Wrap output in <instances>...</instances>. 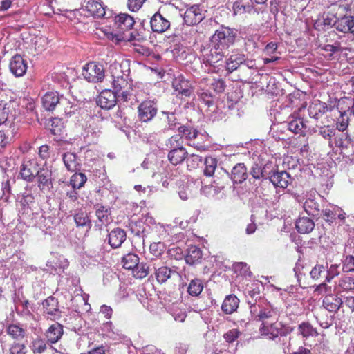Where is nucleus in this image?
I'll list each match as a JSON object with an SVG mask.
<instances>
[{
	"instance_id": "9d476101",
	"label": "nucleus",
	"mask_w": 354,
	"mask_h": 354,
	"mask_svg": "<svg viewBox=\"0 0 354 354\" xmlns=\"http://www.w3.org/2000/svg\"><path fill=\"white\" fill-rule=\"evenodd\" d=\"M158 108L153 100H144L138 106V118L142 122H148L156 115Z\"/></svg>"
},
{
	"instance_id": "1a4fd4ad",
	"label": "nucleus",
	"mask_w": 354,
	"mask_h": 354,
	"mask_svg": "<svg viewBox=\"0 0 354 354\" xmlns=\"http://www.w3.org/2000/svg\"><path fill=\"white\" fill-rule=\"evenodd\" d=\"M17 103L6 94L0 95V124L8 121L9 117H13Z\"/></svg>"
},
{
	"instance_id": "f3484780",
	"label": "nucleus",
	"mask_w": 354,
	"mask_h": 354,
	"mask_svg": "<svg viewBox=\"0 0 354 354\" xmlns=\"http://www.w3.org/2000/svg\"><path fill=\"white\" fill-rule=\"evenodd\" d=\"M134 24L133 17L127 13H120L115 18V25L120 33L131 30Z\"/></svg>"
},
{
	"instance_id": "a18cd8bd",
	"label": "nucleus",
	"mask_w": 354,
	"mask_h": 354,
	"mask_svg": "<svg viewBox=\"0 0 354 354\" xmlns=\"http://www.w3.org/2000/svg\"><path fill=\"white\" fill-rule=\"evenodd\" d=\"M304 209L308 215L316 216L319 215V205L313 198H308L304 203Z\"/></svg>"
},
{
	"instance_id": "de8ad7c7",
	"label": "nucleus",
	"mask_w": 354,
	"mask_h": 354,
	"mask_svg": "<svg viewBox=\"0 0 354 354\" xmlns=\"http://www.w3.org/2000/svg\"><path fill=\"white\" fill-rule=\"evenodd\" d=\"M57 107L61 113L65 115H70L73 112V103L63 95H60Z\"/></svg>"
},
{
	"instance_id": "4c0bfd02",
	"label": "nucleus",
	"mask_w": 354,
	"mask_h": 354,
	"mask_svg": "<svg viewBox=\"0 0 354 354\" xmlns=\"http://www.w3.org/2000/svg\"><path fill=\"white\" fill-rule=\"evenodd\" d=\"M288 173L286 171L274 173L270 177L271 182L277 187H288Z\"/></svg>"
},
{
	"instance_id": "a878e982",
	"label": "nucleus",
	"mask_w": 354,
	"mask_h": 354,
	"mask_svg": "<svg viewBox=\"0 0 354 354\" xmlns=\"http://www.w3.org/2000/svg\"><path fill=\"white\" fill-rule=\"evenodd\" d=\"M343 304V300L337 295L328 294L323 299V306L329 312L336 313Z\"/></svg>"
},
{
	"instance_id": "bf43d9fd",
	"label": "nucleus",
	"mask_w": 354,
	"mask_h": 354,
	"mask_svg": "<svg viewBox=\"0 0 354 354\" xmlns=\"http://www.w3.org/2000/svg\"><path fill=\"white\" fill-rule=\"evenodd\" d=\"M110 214V210L104 206H100L95 212L96 216L102 223H104L108 221V217Z\"/></svg>"
},
{
	"instance_id": "412c9836",
	"label": "nucleus",
	"mask_w": 354,
	"mask_h": 354,
	"mask_svg": "<svg viewBox=\"0 0 354 354\" xmlns=\"http://www.w3.org/2000/svg\"><path fill=\"white\" fill-rule=\"evenodd\" d=\"M84 7L94 17H102L105 15V8L101 0H84Z\"/></svg>"
},
{
	"instance_id": "4d7b16f0",
	"label": "nucleus",
	"mask_w": 354,
	"mask_h": 354,
	"mask_svg": "<svg viewBox=\"0 0 354 354\" xmlns=\"http://www.w3.org/2000/svg\"><path fill=\"white\" fill-rule=\"evenodd\" d=\"M342 271L344 272H354V257L353 255H347L342 261Z\"/></svg>"
},
{
	"instance_id": "f03ea898",
	"label": "nucleus",
	"mask_w": 354,
	"mask_h": 354,
	"mask_svg": "<svg viewBox=\"0 0 354 354\" xmlns=\"http://www.w3.org/2000/svg\"><path fill=\"white\" fill-rule=\"evenodd\" d=\"M250 312L256 321L261 322V324H267L270 321H276L277 313L271 305L264 299L251 304Z\"/></svg>"
},
{
	"instance_id": "a211bd4d",
	"label": "nucleus",
	"mask_w": 354,
	"mask_h": 354,
	"mask_svg": "<svg viewBox=\"0 0 354 354\" xmlns=\"http://www.w3.org/2000/svg\"><path fill=\"white\" fill-rule=\"evenodd\" d=\"M26 328L19 323H11L6 326V333L13 340L21 341L26 337Z\"/></svg>"
},
{
	"instance_id": "49530a36",
	"label": "nucleus",
	"mask_w": 354,
	"mask_h": 354,
	"mask_svg": "<svg viewBox=\"0 0 354 354\" xmlns=\"http://www.w3.org/2000/svg\"><path fill=\"white\" fill-rule=\"evenodd\" d=\"M133 276L136 279H142L145 278L149 273V266L146 263H138V266L132 269Z\"/></svg>"
},
{
	"instance_id": "338daca9",
	"label": "nucleus",
	"mask_w": 354,
	"mask_h": 354,
	"mask_svg": "<svg viewBox=\"0 0 354 354\" xmlns=\"http://www.w3.org/2000/svg\"><path fill=\"white\" fill-rule=\"evenodd\" d=\"M164 245L162 243H153L149 246V250L153 255L159 257L163 252Z\"/></svg>"
},
{
	"instance_id": "5701e85b",
	"label": "nucleus",
	"mask_w": 354,
	"mask_h": 354,
	"mask_svg": "<svg viewBox=\"0 0 354 354\" xmlns=\"http://www.w3.org/2000/svg\"><path fill=\"white\" fill-rule=\"evenodd\" d=\"M38 187L41 191L49 190L52 187V172L47 168H41L36 175Z\"/></svg>"
},
{
	"instance_id": "9b49d317",
	"label": "nucleus",
	"mask_w": 354,
	"mask_h": 354,
	"mask_svg": "<svg viewBox=\"0 0 354 354\" xmlns=\"http://www.w3.org/2000/svg\"><path fill=\"white\" fill-rule=\"evenodd\" d=\"M113 88L115 93H120L118 97L124 102H127L130 100L131 84L129 82L128 80L122 75L113 77L112 81Z\"/></svg>"
},
{
	"instance_id": "cd10ccee",
	"label": "nucleus",
	"mask_w": 354,
	"mask_h": 354,
	"mask_svg": "<svg viewBox=\"0 0 354 354\" xmlns=\"http://www.w3.org/2000/svg\"><path fill=\"white\" fill-rule=\"evenodd\" d=\"M203 253L200 248L196 245H189L187 249L185 255V261L189 265L200 263L202 259Z\"/></svg>"
},
{
	"instance_id": "72a5a7b5",
	"label": "nucleus",
	"mask_w": 354,
	"mask_h": 354,
	"mask_svg": "<svg viewBox=\"0 0 354 354\" xmlns=\"http://www.w3.org/2000/svg\"><path fill=\"white\" fill-rule=\"evenodd\" d=\"M295 227L301 234H308L315 227L314 221L308 217H299L296 223Z\"/></svg>"
},
{
	"instance_id": "c85d7f7f",
	"label": "nucleus",
	"mask_w": 354,
	"mask_h": 354,
	"mask_svg": "<svg viewBox=\"0 0 354 354\" xmlns=\"http://www.w3.org/2000/svg\"><path fill=\"white\" fill-rule=\"evenodd\" d=\"M247 168L244 163H237L231 171V179L234 184H241L248 178Z\"/></svg>"
},
{
	"instance_id": "dca6fc26",
	"label": "nucleus",
	"mask_w": 354,
	"mask_h": 354,
	"mask_svg": "<svg viewBox=\"0 0 354 354\" xmlns=\"http://www.w3.org/2000/svg\"><path fill=\"white\" fill-rule=\"evenodd\" d=\"M9 68L16 77H21L27 71V62L20 55L17 54L11 58Z\"/></svg>"
},
{
	"instance_id": "79ce46f5",
	"label": "nucleus",
	"mask_w": 354,
	"mask_h": 354,
	"mask_svg": "<svg viewBox=\"0 0 354 354\" xmlns=\"http://www.w3.org/2000/svg\"><path fill=\"white\" fill-rule=\"evenodd\" d=\"M204 164V175L208 177L213 176L218 165V160L216 158L211 156L206 157Z\"/></svg>"
},
{
	"instance_id": "7c9ffc66",
	"label": "nucleus",
	"mask_w": 354,
	"mask_h": 354,
	"mask_svg": "<svg viewBox=\"0 0 354 354\" xmlns=\"http://www.w3.org/2000/svg\"><path fill=\"white\" fill-rule=\"evenodd\" d=\"M154 274L157 282L160 284H163L173 275L177 274L178 272L168 266H162L156 268Z\"/></svg>"
},
{
	"instance_id": "6e6552de",
	"label": "nucleus",
	"mask_w": 354,
	"mask_h": 354,
	"mask_svg": "<svg viewBox=\"0 0 354 354\" xmlns=\"http://www.w3.org/2000/svg\"><path fill=\"white\" fill-rule=\"evenodd\" d=\"M37 159L35 157H26L20 169L21 178L27 182H32L39 171Z\"/></svg>"
},
{
	"instance_id": "7ed1b4c3",
	"label": "nucleus",
	"mask_w": 354,
	"mask_h": 354,
	"mask_svg": "<svg viewBox=\"0 0 354 354\" xmlns=\"http://www.w3.org/2000/svg\"><path fill=\"white\" fill-rule=\"evenodd\" d=\"M236 37V30L225 26H221L213 36L215 45L221 50H227L234 44Z\"/></svg>"
},
{
	"instance_id": "6e6d98bb",
	"label": "nucleus",
	"mask_w": 354,
	"mask_h": 354,
	"mask_svg": "<svg viewBox=\"0 0 354 354\" xmlns=\"http://www.w3.org/2000/svg\"><path fill=\"white\" fill-rule=\"evenodd\" d=\"M10 354H26L27 349L24 344L15 342L10 345Z\"/></svg>"
},
{
	"instance_id": "e433bc0d",
	"label": "nucleus",
	"mask_w": 354,
	"mask_h": 354,
	"mask_svg": "<svg viewBox=\"0 0 354 354\" xmlns=\"http://www.w3.org/2000/svg\"><path fill=\"white\" fill-rule=\"evenodd\" d=\"M298 333L306 339L309 337H317L319 335L317 329L313 328L308 322H302L299 324L298 326Z\"/></svg>"
},
{
	"instance_id": "ea45409f",
	"label": "nucleus",
	"mask_w": 354,
	"mask_h": 354,
	"mask_svg": "<svg viewBox=\"0 0 354 354\" xmlns=\"http://www.w3.org/2000/svg\"><path fill=\"white\" fill-rule=\"evenodd\" d=\"M306 125L300 118H293L289 121V131L294 133L295 136L304 133Z\"/></svg>"
},
{
	"instance_id": "0eeeda50",
	"label": "nucleus",
	"mask_w": 354,
	"mask_h": 354,
	"mask_svg": "<svg viewBox=\"0 0 354 354\" xmlns=\"http://www.w3.org/2000/svg\"><path fill=\"white\" fill-rule=\"evenodd\" d=\"M270 324H261L259 333L262 336L268 337L269 339H274L278 336H284L288 332V328L282 324L281 322L270 321Z\"/></svg>"
},
{
	"instance_id": "864d4df0",
	"label": "nucleus",
	"mask_w": 354,
	"mask_h": 354,
	"mask_svg": "<svg viewBox=\"0 0 354 354\" xmlns=\"http://www.w3.org/2000/svg\"><path fill=\"white\" fill-rule=\"evenodd\" d=\"M211 88L216 93H222L226 88L225 81L222 78H214L210 84Z\"/></svg>"
},
{
	"instance_id": "6ab92c4d",
	"label": "nucleus",
	"mask_w": 354,
	"mask_h": 354,
	"mask_svg": "<svg viewBox=\"0 0 354 354\" xmlns=\"http://www.w3.org/2000/svg\"><path fill=\"white\" fill-rule=\"evenodd\" d=\"M151 27L153 32L162 33L170 27V21L165 18L160 12H156L150 21Z\"/></svg>"
},
{
	"instance_id": "b1692460",
	"label": "nucleus",
	"mask_w": 354,
	"mask_h": 354,
	"mask_svg": "<svg viewBox=\"0 0 354 354\" xmlns=\"http://www.w3.org/2000/svg\"><path fill=\"white\" fill-rule=\"evenodd\" d=\"M44 313L55 319L60 316L59 301L53 296L48 297L42 303Z\"/></svg>"
},
{
	"instance_id": "603ef678",
	"label": "nucleus",
	"mask_w": 354,
	"mask_h": 354,
	"mask_svg": "<svg viewBox=\"0 0 354 354\" xmlns=\"http://www.w3.org/2000/svg\"><path fill=\"white\" fill-rule=\"evenodd\" d=\"M242 333L238 328H232L223 335V338L228 344L234 342L241 336Z\"/></svg>"
},
{
	"instance_id": "37998d69",
	"label": "nucleus",
	"mask_w": 354,
	"mask_h": 354,
	"mask_svg": "<svg viewBox=\"0 0 354 354\" xmlns=\"http://www.w3.org/2000/svg\"><path fill=\"white\" fill-rule=\"evenodd\" d=\"M74 221L77 227H82L90 229L92 225L89 217L84 212H77L74 215Z\"/></svg>"
},
{
	"instance_id": "5fc2aeb1",
	"label": "nucleus",
	"mask_w": 354,
	"mask_h": 354,
	"mask_svg": "<svg viewBox=\"0 0 354 354\" xmlns=\"http://www.w3.org/2000/svg\"><path fill=\"white\" fill-rule=\"evenodd\" d=\"M186 160L187 166L189 170L196 169L202 162V157L196 154L188 155Z\"/></svg>"
},
{
	"instance_id": "aec40b11",
	"label": "nucleus",
	"mask_w": 354,
	"mask_h": 354,
	"mask_svg": "<svg viewBox=\"0 0 354 354\" xmlns=\"http://www.w3.org/2000/svg\"><path fill=\"white\" fill-rule=\"evenodd\" d=\"M233 15L243 17L254 12V7L249 0H236L232 6Z\"/></svg>"
},
{
	"instance_id": "09e8293b",
	"label": "nucleus",
	"mask_w": 354,
	"mask_h": 354,
	"mask_svg": "<svg viewBox=\"0 0 354 354\" xmlns=\"http://www.w3.org/2000/svg\"><path fill=\"white\" fill-rule=\"evenodd\" d=\"M14 133L8 130H0V153L9 145L12 141Z\"/></svg>"
},
{
	"instance_id": "2f4dec72",
	"label": "nucleus",
	"mask_w": 354,
	"mask_h": 354,
	"mask_svg": "<svg viewBox=\"0 0 354 354\" xmlns=\"http://www.w3.org/2000/svg\"><path fill=\"white\" fill-rule=\"evenodd\" d=\"M239 304V299L234 295H229L224 299L221 309L225 314L230 315L235 312Z\"/></svg>"
},
{
	"instance_id": "8fccbe9b",
	"label": "nucleus",
	"mask_w": 354,
	"mask_h": 354,
	"mask_svg": "<svg viewBox=\"0 0 354 354\" xmlns=\"http://www.w3.org/2000/svg\"><path fill=\"white\" fill-rule=\"evenodd\" d=\"M335 145L342 150L346 149L349 145H352L351 139L347 133H342L335 138Z\"/></svg>"
},
{
	"instance_id": "13d9d810",
	"label": "nucleus",
	"mask_w": 354,
	"mask_h": 354,
	"mask_svg": "<svg viewBox=\"0 0 354 354\" xmlns=\"http://www.w3.org/2000/svg\"><path fill=\"white\" fill-rule=\"evenodd\" d=\"M199 99L202 100L205 105L208 107L212 106L214 105V97L210 91L208 90H202L201 92L198 93Z\"/></svg>"
},
{
	"instance_id": "4be33fe9",
	"label": "nucleus",
	"mask_w": 354,
	"mask_h": 354,
	"mask_svg": "<svg viewBox=\"0 0 354 354\" xmlns=\"http://www.w3.org/2000/svg\"><path fill=\"white\" fill-rule=\"evenodd\" d=\"M225 50L218 48L217 46H214V48L211 49L208 53L203 55V61L205 64L211 66H215L220 61L223 60L225 56Z\"/></svg>"
},
{
	"instance_id": "39448f33",
	"label": "nucleus",
	"mask_w": 354,
	"mask_h": 354,
	"mask_svg": "<svg viewBox=\"0 0 354 354\" xmlns=\"http://www.w3.org/2000/svg\"><path fill=\"white\" fill-rule=\"evenodd\" d=\"M82 75L88 82H101L105 77L104 66L95 62H89L84 66Z\"/></svg>"
},
{
	"instance_id": "20e7f679",
	"label": "nucleus",
	"mask_w": 354,
	"mask_h": 354,
	"mask_svg": "<svg viewBox=\"0 0 354 354\" xmlns=\"http://www.w3.org/2000/svg\"><path fill=\"white\" fill-rule=\"evenodd\" d=\"M177 130L179 138H181V140H185L189 146L193 147L201 151L207 149L204 145L196 142V139L200 135L199 131L196 129L189 125H180L178 127Z\"/></svg>"
},
{
	"instance_id": "2eb2a0df",
	"label": "nucleus",
	"mask_w": 354,
	"mask_h": 354,
	"mask_svg": "<svg viewBox=\"0 0 354 354\" xmlns=\"http://www.w3.org/2000/svg\"><path fill=\"white\" fill-rule=\"evenodd\" d=\"M289 145L293 148L292 153L299 151L302 156L308 151V137L305 133H300L297 136L289 138Z\"/></svg>"
},
{
	"instance_id": "f704fd0d",
	"label": "nucleus",
	"mask_w": 354,
	"mask_h": 354,
	"mask_svg": "<svg viewBox=\"0 0 354 354\" xmlns=\"http://www.w3.org/2000/svg\"><path fill=\"white\" fill-rule=\"evenodd\" d=\"M63 162L68 171L73 172L77 170L80 163L75 153L66 152L62 155Z\"/></svg>"
},
{
	"instance_id": "c9c22d12",
	"label": "nucleus",
	"mask_w": 354,
	"mask_h": 354,
	"mask_svg": "<svg viewBox=\"0 0 354 354\" xmlns=\"http://www.w3.org/2000/svg\"><path fill=\"white\" fill-rule=\"evenodd\" d=\"M140 258L138 254L133 252H129L124 255L121 259L122 268L126 270H131L138 266Z\"/></svg>"
},
{
	"instance_id": "393cba45",
	"label": "nucleus",
	"mask_w": 354,
	"mask_h": 354,
	"mask_svg": "<svg viewBox=\"0 0 354 354\" xmlns=\"http://www.w3.org/2000/svg\"><path fill=\"white\" fill-rule=\"evenodd\" d=\"M60 95L57 91H48L41 98L42 106L45 110L52 111L57 106Z\"/></svg>"
},
{
	"instance_id": "3c124183",
	"label": "nucleus",
	"mask_w": 354,
	"mask_h": 354,
	"mask_svg": "<svg viewBox=\"0 0 354 354\" xmlns=\"http://www.w3.org/2000/svg\"><path fill=\"white\" fill-rule=\"evenodd\" d=\"M340 113L339 117L337 118L336 122V127L339 131L343 132L345 131L349 124V118L346 111H339Z\"/></svg>"
},
{
	"instance_id": "680f3d73",
	"label": "nucleus",
	"mask_w": 354,
	"mask_h": 354,
	"mask_svg": "<svg viewBox=\"0 0 354 354\" xmlns=\"http://www.w3.org/2000/svg\"><path fill=\"white\" fill-rule=\"evenodd\" d=\"M319 133L324 138L330 140L332 137L335 136V129L332 126L326 125L320 127Z\"/></svg>"
},
{
	"instance_id": "a19ab883",
	"label": "nucleus",
	"mask_w": 354,
	"mask_h": 354,
	"mask_svg": "<svg viewBox=\"0 0 354 354\" xmlns=\"http://www.w3.org/2000/svg\"><path fill=\"white\" fill-rule=\"evenodd\" d=\"M48 341L41 337H37L31 342L30 348L35 354H41L48 348Z\"/></svg>"
},
{
	"instance_id": "052dcab7",
	"label": "nucleus",
	"mask_w": 354,
	"mask_h": 354,
	"mask_svg": "<svg viewBox=\"0 0 354 354\" xmlns=\"http://www.w3.org/2000/svg\"><path fill=\"white\" fill-rule=\"evenodd\" d=\"M337 214L335 206H333L332 209H325L322 211L323 218L330 224L335 221Z\"/></svg>"
},
{
	"instance_id": "ddd939ff",
	"label": "nucleus",
	"mask_w": 354,
	"mask_h": 354,
	"mask_svg": "<svg viewBox=\"0 0 354 354\" xmlns=\"http://www.w3.org/2000/svg\"><path fill=\"white\" fill-rule=\"evenodd\" d=\"M117 103V93L110 89L103 90L99 95L97 104L104 109H111Z\"/></svg>"
},
{
	"instance_id": "423d86ee",
	"label": "nucleus",
	"mask_w": 354,
	"mask_h": 354,
	"mask_svg": "<svg viewBox=\"0 0 354 354\" xmlns=\"http://www.w3.org/2000/svg\"><path fill=\"white\" fill-rule=\"evenodd\" d=\"M205 10L200 4L187 6L184 14V23L189 26L198 25L205 17Z\"/></svg>"
},
{
	"instance_id": "473e14b6",
	"label": "nucleus",
	"mask_w": 354,
	"mask_h": 354,
	"mask_svg": "<svg viewBox=\"0 0 354 354\" xmlns=\"http://www.w3.org/2000/svg\"><path fill=\"white\" fill-rule=\"evenodd\" d=\"M245 61V55L241 53H235L231 55L227 59L225 64L226 70L229 73L236 71Z\"/></svg>"
},
{
	"instance_id": "4468645a",
	"label": "nucleus",
	"mask_w": 354,
	"mask_h": 354,
	"mask_svg": "<svg viewBox=\"0 0 354 354\" xmlns=\"http://www.w3.org/2000/svg\"><path fill=\"white\" fill-rule=\"evenodd\" d=\"M127 239V232L120 227L113 229L107 235L106 241L108 244L113 249L120 248Z\"/></svg>"
},
{
	"instance_id": "c03bdc74",
	"label": "nucleus",
	"mask_w": 354,
	"mask_h": 354,
	"mask_svg": "<svg viewBox=\"0 0 354 354\" xmlns=\"http://www.w3.org/2000/svg\"><path fill=\"white\" fill-rule=\"evenodd\" d=\"M203 289V281L199 279L191 280L187 287V292L192 297L198 296Z\"/></svg>"
},
{
	"instance_id": "f8f14e48",
	"label": "nucleus",
	"mask_w": 354,
	"mask_h": 354,
	"mask_svg": "<svg viewBox=\"0 0 354 354\" xmlns=\"http://www.w3.org/2000/svg\"><path fill=\"white\" fill-rule=\"evenodd\" d=\"M172 86L174 91L177 92V95H180L181 97H189L193 93V88L191 83L181 75L174 79Z\"/></svg>"
},
{
	"instance_id": "58836bf2",
	"label": "nucleus",
	"mask_w": 354,
	"mask_h": 354,
	"mask_svg": "<svg viewBox=\"0 0 354 354\" xmlns=\"http://www.w3.org/2000/svg\"><path fill=\"white\" fill-rule=\"evenodd\" d=\"M87 181L86 176L82 172H75L70 178L69 183L73 189H80Z\"/></svg>"
},
{
	"instance_id": "bb28decb",
	"label": "nucleus",
	"mask_w": 354,
	"mask_h": 354,
	"mask_svg": "<svg viewBox=\"0 0 354 354\" xmlns=\"http://www.w3.org/2000/svg\"><path fill=\"white\" fill-rule=\"evenodd\" d=\"M334 26L338 31L342 32H354V17L344 16L337 18Z\"/></svg>"
},
{
	"instance_id": "f257e3e1",
	"label": "nucleus",
	"mask_w": 354,
	"mask_h": 354,
	"mask_svg": "<svg viewBox=\"0 0 354 354\" xmlns=\"http://www.w3.org/2000/svg\"><path fill=\"white\" fill-rule=\"evenodd\" d=\"M169 149L167 159L173 165L182 164L187 158L188 152L183 147V140L178 136H172L165 142Z\"/></svg>"
},
{
	"instance_id": "774afa93",
	"label": "nucleus",
	"mask_w": 354,
	"mask_h": 354,
	"mask_svg": "<svg viewBox=\"0 0 354 354\" xmlns=\"http://www.w3.org/2000/svg\"><path fill=\"white\" fill-rule=\"evenodd\" d=\"M326 271V267L322 265L317 264L311 270L310 275L314 279H318L321 277L322 273Z\"/></svg>"
},
{
	"instance_id": "c756f323",
	"label": "nucleus",
	"mask_w": 354,
	"mask_h": 354,
	"mask_svg": "<svg viewBox=\"0 0 354 354\" xmlns=\"http://www.w3.org/2000/svg\"><path fill=\"white\" fill-rule=\"evenodd\" d=\"M63 335V326L59 323L52 324L46 330V336L50 344L57 343Z\"/></svg>"
},
{
	"instance_id": "0e129e2a",
	"label": "nucleus",
	"mask_w": 354,
	"mask_h": 354,
	"mask_svg": "<svg viewBox=\"0 0 354 354\" xmlns=\"http://www.w3.org/2000/svg\"><path fill=\"white\" fill-rule=\"evenodd\" d=\"M52 149L50 147L46 144L43 145L39 147L38 154L42 160H48L52 155Z\"/></svg>"
},
{
	"instance_id": "69168bd1",
	"label": "nucleus",
	"mask_w": 354,
	"mask_h": 354,
	"mask_svg": "<svg viewBox=\"0 0 354 354\" xmlns=\"http://www.w3.org/2000/svg\"><path fill=\"white\" fill-rule=\"evenodd\" d=\"M147 0H128L127 7L132 12L138 11Z\"/></svg>"
},
{
	"instance_id": "e2e57ef3",
	"label": "nucleus",
	"mask_w": 354,
	"mask_h": 354,
	"mask_svg": "<svg viewBox=\"0 0 354 354\" xmlns=\"http://www.w3.org/2000/svg\"><path fill=\"white\" fill-rule=\"evenodd\" d=\"M339 286H340L344 290H354V277H342L339 281Z\"/></svg>"
}]
</instances>
